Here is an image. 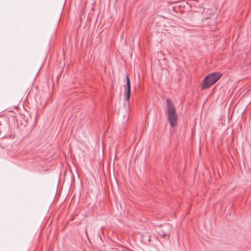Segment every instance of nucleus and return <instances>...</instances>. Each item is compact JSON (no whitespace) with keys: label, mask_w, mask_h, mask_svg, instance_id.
Wrapping results in <instances>:
<instances>
[{"label":"nucleus","mask_w":251,"mask_h":251,"mask_svg":"<svg viewBox=\"0 0 251 251\" xmlns=\"http://www.w3.org/2000/svg\"><path fill=\"white\" fill-rule=\"evenodd\" d=\"M221 76V75L215 73L208 75L202 81L201 89H206L210 87L219 79Z\"/></svg>","instance_id":"f03ea898"},{"label":"nucleus","mask_w":251,"mask_h":251,"mask_svg":"<svg viewBox=\"0 0 251 251\" xmlns=\"http://www.w3.org/2000/svg\"><path fill=\"white\" fill-rule=\"evenodd\" d=\"M159 234L163 238L168 239L170 238V235L167 233H164V231L162 230H161Z\"/></svg>","instance_id":"20e7f679"},{"label":"nucleus","mask_w":251,"mask_h":251,"mask_svg":"<svg viewBox=\"0 0 251 251\" xmlns=\"http://www.w3.org/2000/svg\"><path fill=\"white\" fill-rule=\"evenodd\" d=\"M166 108L168 115V120L171 126H175L177 120V115L175 105L169 98L166 100Z\"/></svg>","instance_id":"f257e3e1"},{"label":"nucleus","mask_w":251,"mask_h":251,"mask_svg":"<svg viewBox=\"0 0 251 251\" xmlns=\"http://www.w3.org/2000/svg\"><path fill=\"white\" fill-rule=\"evenodd\" d=\"M126 99L128 101L130 95V83L128 75H126Z\"/></svg>","instance_id":"7ed1b4c3"}]
</instances>
